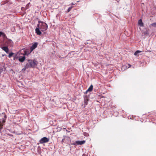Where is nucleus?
<instances>
[{"label": "nucleus", "mask_w": 156, "mask_h": 156, "mask_svg": "<svg viewBox=\"0 0 156 156\" xmlns=\"http://www.w3.org/2000/svg\"><path fill=\"white\" fill-rule=\"evenodd\" d=\"M86 141L85 140H82L81 141H77L76 142V143L78 145H82L85 143Z\"/></svg>", "instance_id": "9d476101"}, {"label": "nucleus", "mask_w": 156, "mask_h": 156, "mask_svg": "<svg viewBox=\"0 0 156 156\" xmlns=\"http://www.w3.org/2000/svg\"><path fill=\"white\" fill-rule=\"evenodd\" d=\"M3 50L5 51L6 53H7L9 51V49L7 47H3L2 48Z\"/></svg>", "instance_id": "ddd939ff"}, {"label": "nucleus", "mask_w": 156, "mask_h": 156, "mask_svg": "<svg viewBox=\"0 0 156 156\" xmlns=\"http://www.w3.org/2000/svg\"><path fill=\"white\" fill-rule=\"evenodd\" d=\"M8 44H9L10 45H12V42L11 40H8L7 41Z\"/></svg>", "instance_id": "2eb2a0df"}, {"label": "nucleus", "mask_w": 156, "mask_h": 156, "mask_svg": "<svg viewBox=\"0 0 156 156\" xmlns=\"http://www.w3.org/2000/svg\"><path fill=\"white\" fill-rule=\"evenodd\" d=\"M21 57L20 56V58H22V59H23V58H25V57L24 56H23V57H22L21 58H20Z\"/></svg>", "instance_id": "412c9836"}, {"label": "nucleus", "mask_w": 156, "mask_h": 156, "mask_svg": "<svg viewBox=\"0 0 156 156\" xmlns=\"http://www.w3.org/2000/svg\"><path fill=\"white\" fill-rule=\"evenodd\" d=\"M31 52L30 50L28 49H22V50H20V53L21 54H23L24 55H28Z\"/></svg>", "instance_id": "7ed1b4c3"}, {"label": "nucleus", "mask_w": 156, "mask_h": 156, "mask_svg": "<svg viewBox=\"0 0 156 156\" xmlns=\"http://www.w3.org/2000/svg\"><path fill=\"white\" fill-rule=\"evenodd\" d=\"M89 99L87 96H85L84 98V103L85 105H87L88 103Z\"/></svg>", "instance_id": "1a4fd4ad"}, {"label": "nucleus", "mask_w": 156, "mask_h": 156, "mask_svg": "<svg viewBox=\"0 0 156 156\" xmlns=\"http://www.w3.org/2000/svg\"><path fill=\"white\" fill-rule=\"evenodd\" d=\"M9 136H12V134H10L9 135Z\"/></svg>", "instance_id": "393cba45"}, {"label": "nucleus", "mask_w": 156, "mask_h": 156, "mask_svg": "<svg viewBox=\"0 0 156 156\" xmlns=\"http://www.w3.org/2000/svg\"><path fill=\"white\" fill-rule=\"evenodd\" d=\"M93 86L91 85L87 90V91H91L93 90Z\"/></svg>", "instance_id": "4468645a"}, {"label": "nucleus", "mask_w": 156, "mask_h": 156, "mask_svg": "<svg viewBox=\"0 0 156 156\" xmlns=\"http://www.w3.org/2000/svg\"><path fill=\"white\" fill-rule=\"evenodd\" d=\"M75 4H74L72 2L71 3V5H74Z\"/></svg>", "instance_id": "5701e85b"}, {"label": "nucleus", "mask_w": 156, "mask_h": 156, "mask_svg": "<svg viewBox=\"0 0 156 156\" xmlns=\"http://www.w3.org/2000/svg\"><path fill=\"white\" fill-rule=\"evenodd\" d=\"M30 4V3H29L27 4V6H26V9H27L28 8V7L29 6Z\"/></svg>", "instance_id": "6ab92c4d"}, {"label": "nucleus", "mask_w": 156, "mask_h": 156, "mask_svg": "<svg viewBox=\"0 0 156 156\" xmlns=\"http://www.w3.org/2000/svg\"><path fill=\"white\" fill-rule=\"evenodd\" d=\"M6 70L4 64L0 63V74Z\"/></svg>", "instance_id": "20e7f679"}, {"label": "nucleus", "mask_w": 156, "mask_h": 156, "mask_svg": "<svg viewBox=\"0 0 156 156\" xmlns=\"http://www.w3.org/2000/svg\"><path fill=\"white\" fill-rule=\"evenodd\" d=\"M65 139H63L62 140V143H63L64 142Z\"/></svg>", "instance_id": "4be33fe9"}, {"label": "nucleus", "mask_w": 156, "mask_h": 156, "mask_svg": "<svg viewBox=\"0 0 156 156\" xmlns=\"http://www.w3.org/2000/svg\"><path fill=\"white\" fill-rule=\"evenodd\" d=\"M38 43L37 42H35L30 47V50L32 51L34 49L37 45Z\"/></svg>", "instance_id": "0eeeda50"}, {"label": "nucleus", "mask_w": 156, "mask_h": 156, "mask_svg": "<svg viewBox=\"0 0 156 156\" xmlns=\"http://www.w3.org/2000/svg\"><path fill=\"white\" fill-rule=\"evenodd\" d=\"M49 139L46 137H44L41 138L39 141L40 144H43L48 142L49 141Z\"/></svg>", "instance_id": "39448f33"}, {"label": "nucleus", "mask_w": 156, "mask_h": 156, "mask_svg": "<svg viewBox=\"0 0 156 156\" xmlns=\"http://www.w3.org/2000/svg\"><path fill=\"white\" fill-rule=\"evenodd\" d=\"M14 54H14L13 53H11L9 54V55H8V57H9V58H11L12 56V55H14Z\"/></svg>", "instance_id": "dca6fc26"}, {"label": "nucleus", "mask_w": 156, "mask_h": 156, "mask_svg": "<svg viewBox=\"0 0 156 156\" xmlns=\"http://www.w3.org/2000/svg\"><path fill=\"white\" fill-rule=\"evenodd\" d=\"M72 145H76V144L75 143H73V144H72Z\"/></svg>", "instance_id": "b1692460"}, {"label": "nucleus", "mask_w": 156, "mask_h": 156, "mask_svg": "<svg viewBox=\"0 0 156 156\" xmlns=\"http://www.w3.org/2000/svg\"><path fill=\"white\" fill-rule=\"evenodd\" d=\"M149 52H151V51H148Z\"/></svg>", "instance_id": "c756f323"}, {"label": "nucleus", "mask_w": 156, "mask_h": 156, "mask_svg": "<svg viewBox=\"0 0 156 156\" xmlns=\"http://www.w3.org/2000/svg\"><path fill=\"white\" fill-rule=\"evenodd\" d=\"M48 26L45 23L41 21H39L37 25V27L35 29V32L38 35H40L41 32L40 30L42 31H46L48 29Z\"/></svg>", "instance_id": "f257e3e1"}, {"label": "nucleus", "mask_w": 156, "mask_h": 156, "mask_svg": "<svg viewBox=\"0 0 156 156\" xmlns=\"http://www.w3.org/2000/svg\"><path fill=\"white\" fill-rule=\"evenodd\" d=\"M68 55L69 56H71L70 58H72L73 57H76L77 54L74 51H71L69 53Z\"/></svg>", "instance_id": "6e6552de"}, {"label": "nucleus", "mask_w": 156, "mask_h": 156, "mask_svg": "<svg viewBox=\"0 0 156 156\" xmlns=\"http://www.w3.org/2000/svg\"><path fill=\"white\" fill-rule=\"evenodd\" d=\"M1 35L2 36V37H3V38H4V40L5 39V38H6V39L7 38L5 34H4V33L0 31V36Z\"/></svg>", "instance_id": "f8f14e48"}, {"label": "nucleus", "mask_w": 156, "mask_h": 156, "mask_svg": "<svg viewBox=\"0 0 156 156\" xmlns=\"http://www.w3.org/2000/svg\"><path fill=\"white\" fill-rule=\"evenodd\" d=\"M25 59H20V62H23Z\"/></svg>", "instance_id": "aec40b11"}, {"label": "nucleus", "mask_w": 156, "mask_h": 156, "mask_svg": "<svg viewBox=\"0 0 156 156\" xmlns=\"http://www.w3.org/2000/svg\"><path fill=\"white\" fill-rule=\"evenodd\" d=\"M138 24L139 25L140 27L144 26V23L142 22V20L141 19H140L139 20L138 22Z\"/></svg>", "instance_id": "9b49d317"}, {"label": "nucleus", "mask_w": 156, "mask_h": 156, "mask_svg": "<svg viewBox=\"0 0 156 156\" xmlns=\"http://www.w3.org/2000/svg\"><path fill=\"white\" fill-rule=\"evenodd\" d=\"M151 25L154 27H156V23H152Z\"/></svg>", "instance_id": "f3484780"}, {"label": "nucleus", "mask_w": 156, "mask_h": 156, "mask_svg": "<svg viewBox=\"0 0 156 156\" xmlns=\"http://www.w3.org/2000/svg\"><path fill=\"white\" fill-rule=\"evenodd\" d=\"M19 61H20V59H18Z\"/></svg>", "instance_id": "cd10ccee"}, {"label": "nucleus", "mask_w": 156, "mask_h": 156, "mask_svg": "<svg viewBox=\"0 0 156 156\" xmlns=\"http://www.w3.org/2000/svg\"><path fill=\"white\" fill-rule=\"evenodd\" d=\"M73 8V7L72 6H71L70 7H69L68 9L67 10V12H69L70 10H71L72 9V8Z\"/></svg>", "instance_id": "a211bd4d"}, {"label": "nucleus", "mask_w": 156, "mask_h": 156, "mask_svg": "<svg viewBox=\"0 0 156 156\" xmlns=\"http://www.w3.org/2000/svg\"><path fill=\"white\" fill-rule=\"evenodd\" d=\"M23 8H22V7L21 8V9H22H22H23Z\"/></svg>", "instance_id": "bb28decb"}, {"label": "nucleus", "mask_w": 156, "mask_h": 156, "mask_svg": "<svg viewBox=\"0 0 156 156\" xmlns=\"http://www.w3.org/2000/svg\"><path fill=\"white\" fill-rule=\"evenodd\" d=\"M143 52V51L137 50L135 52L134 55L136 56H138L142 55Z\"/></svg>", "instance_id": "423d86ee"}, {"label": "nucleus", "mask_w": 156, "mask_h": 156, "mask_svg": "<svg viewBox=\"0 0 156 156\" xmlns=\"http://www.w3.org/2000/svg\"><path fill=\"white\" fill-rule=\"evenodd\" d=\"M37 61L34 60H28V62L27 63L24 68H23L22 70L25 71L26 69H27L29 68L34 67L35 66H37Z\"/></svg>", "instance_id": "f03ea898"}, {"label": "nucleus", "mask_w": 156, "mask_h": 156, "mask_svg": "<svg viewBox=\"0 0 156 156\" xmlns=\"http://www.w3.org/2000/svg\"><path fill=\"white\" fill-rule=\"evenodd\" d=\"M129 67H130L131 66V65H130L129 64Z\"/></svg>", "instance_id": "a878e982"}, {"label": "nucleus", "mask_w": 156, "mask_h": 156, "mask_svg": "<svg viewBox=\"0 0 156 156\" xmlns=\"http://www.w3.org/2000/svg\"><path fill=\"white\" fill-rule=\"evenodd\" d=\"M77 2H79V1H78Z\"/></svg>", "instance_id": "c85d7f7f"}]
</instances>
